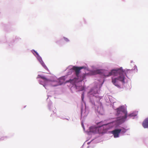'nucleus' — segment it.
Instances as JSON below:
<instances>
[{"label": "nucleus", "instance_id": "ddd939ff", "mask_svg": "<svg viewBox=\"0 0 148 148\" xmlns=\"http://www.w3.org/2000/svg\"><path fill=\"white\" fill-rule=\"evenodd\" d=\"M81 98L82 101H83L84 98V92H83L82 94Z\"/></svg>", "mask_w": 148, "mask_h": 148}, {"label": "nucleus", "instance_id": "6e6552de", "mask_svg": "<svg viewBox=\"0 0 148 148\" xmlns=\"http://www.w3.org/2000/svg\"><path fill=\"white\" fill-rule=\"evenodd\" d=\"M142 125L145 128H148V117L142 123Z\"/></svg>", "mask_w": 148, "mask_h": 148}, {"label": "nucleus", "instance_id": "7ed1b4c3", "mask_svg": "<svg viewBox=\"0 0 148 148\" xmlns=\"http://www.w3.org/2000/svg\"><path fill=\"white\" fill-rule=\"evenodd\" d=\"M116 110L117 113L118 115L121 113H123L124 115V116H122L120 119V121H121V123L125 121L127 117L130 118L135 116L133 113L127 115V111L122 107L117 108Z\"/></svg>", "mask_w": 148, "mask_h": 148}, {"label": "nucleus", "instance_id": "9b49d317", "mask_svg": "<svg viewBox=\"0 0 148 148\" xmlns=\"http://www.w3.org/2000/svg\"><path fill=\"white\" fill-rule=\"evenodd\" d=\"M94 74H99L101 73V70H97L94 71Z\"/></svg>", "mask_w": 148, "mask_h": 148}, {"label": "nucleus", "instance_id": "f3484780", "mask_svg": "<svg viewBox=\"0 0 148 148\" xmlns=\"http://www.w3.org/2000/svg\"><path fill=\"white\" fill-rule=\"evenodd\" d=\"M125 132V131H122V132L123 133H124Z\"/></svg>", "mask_w": 148, "mask_h": 148}, {"label": "nucleus", "instance_id": "6ab92c4d", "mask_svg": "<svg viewBox=\"0 0 148 148\" xmlns=\"http://www.w3.org/2000/svg\"><path fill=\"white\" fill-rule=\"evenodd\" d=\"M74 79H75V78H74Z\"/></svg>", "mask_w": 148, "mask_h": 148}, {"label": "nucleus", "instance_id": "39448f33", "mask_svg": "<svg viewBox=\"0 0 148 148\" xmlns=\"http://www.w3.org/2000/svg\"><path fill=\"white\" fill-rule=\"evenodd\" d=\"M65 80V77H61L59 80V82H58L57 81H54L53 82H52L51 83V84L52 86H57L59 85H61L63 83H64Z\"/></svg>", "mask_w": 148, "mask_h": 148}, {"label": "nucleus", "instance_id": "dca6fc26", "mask_svg": "<svg viewBox=\"0 0 148 148\" xmlns=\"http://www.w3.org/2000/svg\"><path fill=\"white\" fill-rule=\"evenodd\" d=\"M34 52L36 53V54H37V55H38V53L37 52H36V51H34Z\"/></svg>", "mask_w": 148, "mask_h": 148}, {"label": "nucleus", "instance_id": "a211bd4d", "mask_svg": "<svg viewBox=\"0 0 148 148\" xmlns=\"http://www.w3.org/2000/svg\"><path fill=\"white\" fill-rule=\"evenodd\" d=\"M82 127H83V128H84V125H83V123H82Z\"/></svg>", "mask_w": 148, "mask_h": 148}, {"label": "nucleus", "instance_id": "9d476101", "mask_svg": "<svg viewBox=\"0 0 148 148\" xmlns=\"http://www.w3.org/2000/svg\"><path fill=\"white\" fill-rule=\"evenodd\" d=\"M40 62L41 63V65L46 70H47V67L45 65L44 63L43 62L42 60L41 59L40 61Z\"/></svg>", "mask_w": 148, "mask_h": 148}, {"label": "nucleus", "instance_id": "20e7f679", "mask_svg": "<svg viewBox=\"0 0 148 148\" xmlns=\"http://www.w3.org/2000/svg\"><path fill=\"white\" fill-rule=\"evenodd\" d=\"M84 68L83 66L77 67L75 66V75L77 77V79H78L79 82H81L84 80V77L82 78L79 76V74L80 72V70Z\"/></svg>", "mask_w": 148, "mask_h": 148}, {"label": "nucleus", "instance_id": "4468645a", "mask_svg": "<svg viewBox=\"0 0 148 148\" xmlns=\"http://www.w3.org/2000/svg\"><path fill=\"white\" fill-rule=\"evenodd\" d=\"M40 78L43 79H44L45 80H47V81H48V80H47L46 78L44 76H40Z\"/></svg>", "mask_w": 148, "mask_h": 148}, {"label": "nucleus", "instance_id": "1a4fd4ad", "mask_svg": "<svg viewBox=\"0 0 148 148\" xmlns=\"http://www.w3.org/2000/svg\"><path fill=\"white\" fill-rule=\"evenodd\" d=\"M67 71H69L68 73V75H70L74 71V66H69L66 69Z\"/></svg>", "mask_w": 148, "mask_h": 148}, {"label": "nucleus", "instance_id": "2eb2a0df", "mask_svg": "<svg viewBox=\"0 0 148 148\" xmlns=\"http://www.w3.org/2000/svg\"><path fill=\"white\" fill-rule=\"evenodd\" d=\"M64 40L66 42H67V41H69V40L66 38H64Z\"/></svg>", "mask_w": 148, "mask_h": 148}, {"label": "nucleus", "instance_id": "f03ea898", "mask_svg": "<svg viewBox=\"0 0 148 148\" xmlns=\"http://www.w3.org/2000/svg\"><path fill=\"white\" fill-rule=\"evenodd\" d=\"M102 123V122L99 123H98L99 126L97 127H90V131L95 133L97 132L96 131L97 130L99 133H105L107 130L114 127L116 122L114 121L106 124H103Z\"/></svg>", "mask_w": 148, "mask_h": 148}, {"label": "nucleus", "instance_id": "0eeeda50", "mask_svg": "<svg viewBox=\"0 0 148 148\" xmlns=\"http://www.w3.org/2000/svg\"><path fill=\"white\" fill-rule=\"evenodd\" d=\"M121 132V129H115L111 132L114 138H116L119 137V134Z\"/></svg>", "mask_w": 148, "mask_h": 148}, {"label": "nucleus", "instance_id": "f257e3e1", "mask_svg": "<svg viewBox=\"0 0 148 148\" xmlns=\"http://www.w3.org/2000/svg\"><path fill=\"white\" fill-rule=\"evenodd\" d=\"M131 70L129 69L123 70L122 68L120 69L112 70L111 72H108V75H105V76L108 77L111 75L114 76H119V79L123 83H125V75L127 77L131 73Z\"/></svg>", "mask_w": 148, "mask_h": 148}, {"label": "nucleus", "instance_id": "f8f14e48", "mask_svg": "<svg viewBox=\"0 0 148 148\" xmlns=\"http://www.w3.org/2000/svg\"><path fill=\"white\" fill-rule=\"evenodd\" d=\"M66 82H70V83H71L72 84V85H73V86L74 85V80H73V79H69V80L68 81H66Z\"/></svg>", "mask_w": 148, "mask_h": 148}, {"label": "nucleus", "instance_id": "423d86ee", "mask_svg": "<svg viewBox=\"0 0 148 148\" xmlns=\"http://www.w3.org/2000/svg\"><path fill=\"white\" fill-rule=\"evenodd\" d=\"M119 76L117 77H112V84L118 88H120V84L119 82V81H120L119 79Z\"/></svg>", "mask_w": 148, "mask_h": 148}]
</instances>
